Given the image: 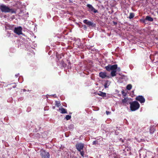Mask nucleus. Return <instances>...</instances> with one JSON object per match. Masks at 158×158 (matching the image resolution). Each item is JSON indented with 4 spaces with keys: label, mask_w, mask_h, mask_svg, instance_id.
I'll use <instances>...</instances> for the list:
<instances>
[{
    "label": "nucleus",
    "mask_w": 158,
    "mask_h": 158,
    "mask_svg": "<svg viewBox=\"0 0 158 158\" xmlns=\"http://www.w3.org/2000/svg\"><path fill=\"white\" fill-rule=\"evenodd\" d=\"M105 69L108 71H111V75L112 77L116 76V73L117 71L118 72L120 71V68L119 67L118 68L117 64L113 65H108V66L105 67Z\"/></svg>",
    "instance_id": "f257e3e1"
},
{
    "label": "nucleus",
    "mask_w": 158,
    "mask_h": 158,
    "mask_svg": "<svg viewBox=\"0 0 158 158\" xmlns=\"http://www.w3.org/2000/svg\"><path fill=\"white\" fill-rule=\"evenodd\" d=\"M0 9L2 12L8 13L11 12L14 13L15 12L11 9L8 6L4 4H2L0 6Z\"/></svg>",
    "instance_id": "f03ea898"
},
{
    "label": "nucleus",
    "mask_w": 158,
    "mask_h": 158,
    "mask_svg": "<svg viewBox=\"0 0 158 158\" xmlns=\"http://www.w3.org/2000/svg\"><path fill=\"white\" fill-rule=\"evenodd\" d=\"M130 109L131 111H134L138 109L139 107V104L137 101H134L130 103Z\"/></svg>",
    "instance_id": "7ed1b4c3"
},
{
    "label": "nucleus",
    "mask_w": 158,
    "mask_h": 158,
    "mask_svg": "<svg viewBox=\"0 0 158 158\" xmlns=\"http://www.w3.org/2000/svg\"><path fill=\"white\" fill-rule=\"evenodd\" d=\"M22 27L19 26L15 27L14 30V31L15 33L18 35H20L22 34Z\"/></svg>",
    "instance_id": "20e7f679"
},
{
    "label": "nucleus",
    "mask_w": 158,
    "mask_h": 158,
    "mask_svg": "<svg viewBox=\"0 0 158 158\" xmlns=\"http://www.w3.org/2000/svg\"><path fill=\"white\" fill-rule=\"evenodd\" d=\"M40 155L42 158H49L50 157L49 153L44 150H42L41 151Z\"/></svg>",
    "instance_id": "39448f33"
},
{
    "label": "nucleus",
    "mask_w": 158,
    "mask_h": 158,
    "mask_svg": "<svg viewBox=\"0 0 158 158\" xmlns=\"http://www.w3.org/2000/svg\"><path fill=\"white\" fill-rule=\"evenodd\" d=\"M131 102V99L127 98H125L122 101L123 104L125 106L128 105L129 104H130Z\"/></svg>",
    "instance_id": "423d86ee"
},
{
    "label": "nucleus",
    "mask_w": 158,
    "mask_h": 158,
    "mask_svg": "<svg viewBox=\"0 0 158 158\" xmlns=\"http://www.w3.org/2000/svg\"><path fill=\"white\" fill-rule=\"evenodd\" d=\"M84 147V144L82 143H77L76 145V149L79 151H80L83 149Z\"/></svg>",
    "instance_id": "0eeeda50"
},
{
    "label": "nucleus",
    "mask_w": 158,
    "mask_h": 158,
    "mask_svg": "<svg viewBox=\"0 0 158 158\" xmlns=\"http://www.w3.org/2000/svg\"><path fill=\"white\" fill-rule=\"evenodd\" d=\"M87 6L89 9V11L93 12L94 13L98 12V10H95L91 5L88 4L87 5Z\"/></svg>",
    "instance_id": "6e6552de"
},
{
    "label": "nucleus",
    "mask_w": 158,
    "mask_h": 158,
    "mask_svg": "<svg viewBox=\"0 0 158 158\" xmlns=\"http://www.w3.org/2000/svg\"><path fill=\"white\" fill-rule=\"evenodd\" d=\"M136 99L141 103H144L145 102V98L142 96H139L136 97Z\"/></svg>",
    "instance_id": "1a4fd4ad"
},
{
    "label": "nucleus",
    "mask_w": 158,
    "mask_h": 158,
    "mask_svg": "<svg viewBox=\"0 0 158 158\" xmlns=\"http://www.w3.org/2000/svg\"><path fill=\"white\" fill-rule=\"evenodd\" d=\"M99 75L102 78H109L110 77L109 76L107 75V73L106 72H101L99 73Z\"/></svg>",
    "instance_id": "9d476101"
},
{
    "label": "nucleus",
    "mask_w": 158,
    "mask_h": 158,
    "mask_svg": "<svg viewBox=\"0 0 158 158\" xmlns=\"http://www.w3.org/2000/svg\"><path fill=\"white\" fill-rule=\"evenodd\" d=\"M83 22L84 23L86 24L88 26H92V27H93L94 26V25L93 24V23L91 22L88 21L86 19H85L84 20Z\"/></svg>",
    "instance_id": "9b49d317"
},
{
    "label": "nucleus",
    "mask_w": 158,
    "mask_h": 158,
    "mask_svg": "<svg viewBox=\"0 0 158 158\" xmlns=\"http://www.w3.org/2000/svg\"><path fill=\"white\" fill-rule=\"evenodd\" d=\"M59 111H60L61 113H67L66 110L62 107H61L59 108Z\"/></svg>",
    "instance_id": "f8f14e48"
},
{
    "label": "nucleus",
    "mask_w": 158,
    "mask_h": 158,
    "mask_svg": "<svg viewBox=\"0 0 158 158\" xmlns=\"http://www.w3.org/2000/svg\"><path fill=\"white\" fill-rule=\"evenodd\" d=\"M96 94H98L100 96L103 97H106V94L105 93L102 92L101 91H99L98 93Z\"/></svg>",
    "instance_id": "ddd939ff"
},
{
    "label": "nucleus",
    "mask_w": 158,
    "mask_h": 158,
    "mask_svg": "<svg viewBox=\"0 0 158 158\" xmlns=\"http://www.w3.org/2000/svg\"><path fill=\"white\" fill-rule=\"evenodd\" d=\"M146 20L149 21H153V19L151 17L148 16L146 17L145 19L144 20V22H145Z\"/></svg>",
    "instance_id": "4468645a"
},
{
    "label": "nucleus",
    "mask_w": 158,
    "mask_h": 158,
    "mask_svg": "<svg viewBox=\"0 0 158 158\" xmlns=\"http://www.w3.org/2000/svg\"><path fill=\"white\" fill-rule=\"evenodd\" d=\"M110 85V82L109 81H106L104 84V87L105 88H108Z\"/></svg>",
    "instance_id": "2eb2a0df"
},
{
    "label": "nucleus",
    "mask_w": 158,
    "mask_h": 158,
    "mask_svg": "<svg viewBox=\"0 0 158 158\" xmlns=\"http://www.w3.org/2000/svg\"><path fill=\"white\" fill-rule=\"evenodd\" d=\"M134 16V14L133 13H131L129 16V18L130 19L133 18Z\"/></svg>",
    "instance_id": "dca6fc26"
},
{
    "label": "nucleus",
    "mask_w": 158,
    "mask_h": 158,
    "mask_svg": "<svg viewBox=\"0 0 158 158\" xmlns=\"http://www.w3.org/2000/svg\"><path fill=\"white\" fill-rule=\"evenodd\" d=\"M155 131V130L154 127H152L150 128V132L151 133H153Z\"/></svg>",
    "instance_id": "f3484780"
},
{
    "label": "nucleus",
    "mask_w": 158,
    "mask_h": 158,
    "mask_svg": "<svg viewBox=\"0 0 158 158\" xmlns=\"http://www.w3.org/2000/svg\"><path fill=\"white\" fill-rule=\"evenodd\" d=\"M56 105L58 107H59L60 105L61 104L60 102L59 101H56Z\"/></svg>",
    "instance_id": "a211bd4d"
},
{
    "label": "nucleus",
    "mask_w": 158,
    "mask_h": 158,
    "mask_svg": "<svg viewBox=\"0 0 158 158\" xmlns=\"http://www.w3.org/2000/svg\"><path fill=\"white\" fill-rule=\"evenodd\" d=\"M132 87V86L131 85L129 84L127 86V89L130 90Z\"/></svg>",
    "instance_id": "6ab92c4d"
},
{
    "label": "nucleus",
    "mask_w": 158,
    "mask_h": 158,
    "mask_svg": "<svg viewBox=\"0 0 158 158\" xmlns=\"http://www.w3.org/2000/svg\"><path fill=\"white\" fill-rule=\"evenodd\" d=\"M71 116L69 115L66 116L65 118L67 120H69L71 118Z\"/></svg>",
    "instance_id": "aec40b11"
},
{
    "label": "nucleus",
    "mask_w": 158,
    "mask_h": 158,
    "mask_svg": "<svg viewBox=\"0 0 158 158\" xmlns=\"http://www.w3.org/2000/svg\"><path fill=\"white\" fill-rule=\"evenodd\" d=\"M98 140H95L92 143L93 145H96V144H98Z\"/></svg>",
    "instance_id": "412c9836"
},
{
    "label": "nucleus",
    "mask_w": 158,
    "mask_h": 158,
    "mask_svg": "<svg viewBox=\"0 0 158 158\" xmlns=\"http://www.w3.org/2000/svg\"><path fill=\"white\" fill-rule=\"evenodd\" d=\"M79 152H80V154H81V156H84V152L83 151H81V150L80 151H79Z\"/></svg>",
    "instance_id": "4be33fe9"
},
{
    "label": "nucleus",
    "mask_w": 158,
    "mask_h": 158,
    "mask_svg": "<svg viewBox=\"0 0 158 158\" xmlns=\"http://www.w3.org/2000/svg\"><path fill=\"white\" fill-rule=\"evenodd\" d=\"M73 127L74 126L73 125H70L69 127L71 128H73Z\"/></svg>",
    "instance_id": "5701e85b"
},
{
    "label": "nucleus",
    "mask_w": 158,
    "mask_h": 158,
    "mask_svg": "<svg viewBox=\"0 0 158 158\" xmlns=\"http://www.w3.org/2000/svg\"><path fill=\"white\" fill-rule=\"evenodd\" d=\"M136 140L138 141V142H140L141 141V140H142V139H137L136 138H135Z\"/></svg>",
    "instance_id": "b1692460"
},
{
    "label": "nucleus",
    "mask_w": 158,
    "mask_h": 158,
    "mask_svg": "<svg viewBox=\"0 0 158 158\" xmlns=\"http://www.w3.org/2000/svg\"><path fill=\"white\" fill-rule=\"evenodd\" d=\"M106 114H107V115H108V114H110V112L109 111H106Z\"/></svg>",
    "instance_id": "393cba45"
},
{
    "label": "nucleus",
    "mask_w": 158,
    "mask_h": 158,
    "mask_svg": "<svg viewBox=\"0 0 158 158\" xmlns=\"http://www.w3.org/2000/svg\"><path fill=\"white\" fill-rule=\"evenodd\" d=\"M84 28H85L86 29L87 27H86V26L85 25H84Z\"/></svg>",
    "instance_id": "a878e982"
},
{
    "label": "nucleus",
    "mask_w": 158,
    "mask_h": 158,
    "mask_svg": "<svg viewBox=\"0 0 158 158\" xmlns=\"http://www.w3.org/2000/svg\"><path fill=\"white\" fill-rule=\"evenodd\" d=\"M19 74L15 75V76L16 77H17L18 76Z\"/></svg>",
    "instance_id": "bb28decb"
},
{
    "label": "nucleus",
    "mask_w": 158,
    "mask_h": 158,
    "mask_svg": "<svg viewBox=\"0 0 158 158\" xmlns=\"http://www.w3.org/2000/svg\"><path fill=\"white\" fill-rule=\"evenodd\" d=\"M23 92H25V91H26V90L25 89H23Z\"/></svg>",
    "instance_id": "cd10ccee"
},
{
    "label": "nucleus",
    "mask_w": 158,
    "mask_h": 158,
    "mask_svg": "<svg viewBox=\"0 0 158 158\" xmlns=\"http://www.w3.org/2000/svg\"><path fill=\"white\" fill-rule=\"evenodd\" d=\"M15 87H16V86H13V88H15Z\"/></svg>",
    "instance_id": "c85d7f7f"
},
{
    "label": "nucleus",
    "mask_w": 158,
    "mask_h": 158,
    "mask_svg": "<svg viewBox=\"0 0 158 158\" xmlns=\"http://www.w3.org/2000/svg\"><path fill=\"white\" fill-rule=\"evenodd\" d=\"M121 140V141L122 142H123V139H120Z\"/></svg>",
    "instance_id": "c756f323"
},
{
    "label": "nucleus",
    "mask_w": 158,
    "mask_h": 158,
    "mask_svg": "<svg viewBox=\"0 0 158 158\" xmlns=\"http://www.w3.org/2000/svg\"><path fill=\"white\" fill-rule=\"evenodd\" d=\"M53 109H54V108H55V107H53Z\"/></svg>",
    "instance_id": "7c9ffc66"
},
{
    "label": "nucleus",
    "mask_w": 158,
    "mask_h": 158,
    "mask_svg": "<svg viewBox=\"0 0 158 158\" xmlns=\"http://www.w3.org/2000/svg\"><path fill=\"white\" fill-rule=\"evenodd\" d=\"M123 93V91L122 92V94Z\"/></svg>",
    "instance_id": "2f4dec72"
}]
</instances>
